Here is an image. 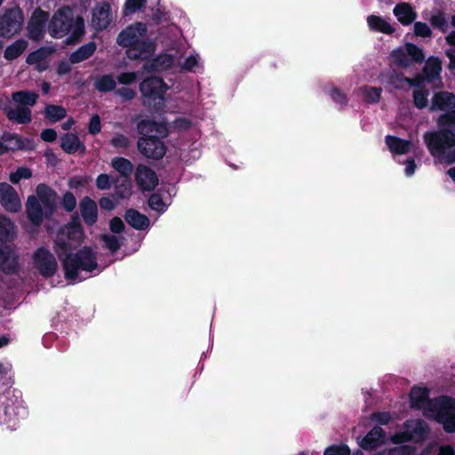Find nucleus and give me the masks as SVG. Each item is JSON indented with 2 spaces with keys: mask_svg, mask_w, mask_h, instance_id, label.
I'll use <instances>...</instances> for the list:
<instances>
[{
  "mask_svg": "<svg viewBox=\"0 0 455 455\" xmlns=\"http://www.w3.org/2000/svg\"><path fill=\"white\" fill-rule=\"evenodd\" d=\"M147 33V26L142 22H136L122 30L117 36V44L127 50V56L131 60H147L153 55L156 50L154 43L142 40Z\"/></svg>",
  "mask_w": 455,
  "mask_h": 455,
  "instance_id": "7ed1b4c3",
  "label": "nucleus"
},
{
  "mask_svg": "<svg viewBox=\"0 0 455 455\" xmlns=\"http://www.w3.org/2000/svg\"><path fill=\"white\" fill-rule=\"evenodd\" d=\"M413 440V435L410 433L409 429L406 428L405 431L395 433L392 436V442L394 443H408Z\"/></svg>",
  "mask_w": 455,
  "mask_h": 455,
  "instance_id": "680f3d73",
  "label": "nucleus"
},
{
  "mask_svg": "<svg viewBox=\"0 0 455 455\" xmlns=\"http://www.w3.org/2000/svg\"><path fill=\"white\" fill-rule=\"evenodd\" d=\"M141 115H136L132 122H136V130L141 137L151 136V132H156L159 136L164 138L168 135V129L164 123H160L153 119H140Z\"/></svg>",
  "mask_w": 455,
  "mask_h": 455,
  "instance_id": "f8f14e48",
  "label": "nucleus"
},
{
  "mask_svg": "<svg viewBox=\"0 0 455 455\" xmlns=\"http://www.w3.org/2000/svg\"><path fill=\"white\" fill-rule=\"evenodd\" d=\"M146 0H126L124 5L123 13L125 16L133 14L145 7Z\"/></svg>",
  "mask_w": 455,
  "mask_h": 455,
  "instance_id": "de8ad7c7",
  "label": "nucleus"
},
{
  "mask_svg": "<svg viewBox=\"0 0 455 455\" xmlns=\"http://www.w3.org/2000/svg\"><path fill=\"white\" fill-rule=\"evenodd\" d=\"M96 44L89 42L83 44L69 55V62L71 64H77L92 57L96 51Z\"/></svg>",
  "mask_w": 455,
  "mask_h": 455,
  "instance_id": "bb28decb",
  "label": "nucleus"
},
{
  "mask_svg": "<svg viewBox=\"0 0 455 455\" xmlns=\"http://www.w3.org/2000/svg\"><path fill=\"white\" fill-rule=\"evenodd\" d=\"M61 235H65L68 241L59 236L54 243V251L61 261L64 276L68 281H76L80 270L92 272L98 267L96 253L91 247L84 246L76 252H73L76 246H73L71 242L79 245L84 241V228L64 227Z\"/></svg>",
  "mask_w": 455,
  "mask_h": 455,
  "instance_id": "f257e3e1",
  "label": "nucleus"
},
{
  "mask_svg": "<svg viewBox=\"0 0 455 455\" xmlns=\"http://www.w3.org/2000/svg\"><path fill=\"white\" fill-rule=\"evenodd\" d=\"M101 131L100 118L98 115H93L91 117L88 132L91 135H97Z\"/></svg>",
  "mask_w": 455,
  "mask_h": 455,
  "instance_id": "774afa93",
  "label": "nucleus"
},
{
  "mask_svg": "<svg viewBox=\"0 0 455 455\" xmlns=\"http://www.w3.org/2000/svg\"><path fill=\"white\" fill-rule=\"evenodd\" d=\"M36 197L45 209L46 219H51L57 208V193L50 186L40 183L36 188Z\"/></svg>",
  "mask_w": 455,
  "mask_h": 455,
  "instance_id": "9b49d317",
  "label": "nucleus"
},
{
  "mask_svg": "<svg viewBox=\"0 0 455 455\" xmlns=\"http://www.w3.org/2000/svg\"><path fill=\"white\" fill-rule=\"evenodd\" d=\"M330 96L334 102L340 105L341 107L346 106L347 104L348 100L347 95L337 87H333L331 89Z\"/></svg>",
  "mask_w": 455,
  "mask_h": 455,
  "instance_id": "4d7b16f0",
  "label": "nucleus"
},
{
  "mask_svg": "<svg viewBox=\"0 0 455 455\" xmlns=\"http://www.w3.org/2000/svg\"><path fill=\"white\" fill-rule=\"evenodd\" d=\"M100 240L104 243L105 247L112 253L116 252L122 245L120 240L115 235L104 234L100 235Z\"/></svg>",
  "mask_w": 455,
  "mask_h": 455,
  "instance_id": "09e8293b",
  "label": "nucleus"
},
{
  "mask_svg": "<svg viewBox=\"0 0 455 455\" xmlns=\"http://www.w3.org/2000/svg\"><path fill=\"white\" fill-rule=\"evenodd\" d=\"M27 47L28 42L25 39L16 40L6 47L4 52V57L7 60H13L20 57Z\"/></svg>",
  "mask_w": 455,
  "mask_h": 455,
  "instance_id": "473e14b6",
  "label": "nucleus"
},
{
  "mask_svg": "<svg viewBox=\"0 0 455 455\" xmlns=\"http://www.w3.org/2000/svg\"><path fill=\"white\" fill-rule=\"evenodd\" d=\"M23 14L20 8L8 9L0 16V37L10 38L20 31Z\"/></svg>",
  "mask_w": 455,
  "mask_h": 455,
  "instance_id": "0eeeda50",
  "label": "nucleus"
},
{
  "mask_svg": "<svg viewBox=\"0 0 455 455\" xmlns=\"http://www.w3.org/2000/svg\"><path fill=\"white\" fill-rule=\"evenodd\" d=\"M382 82L396 90H403L406 84V76L403 73L392 70L382 75Z\"/></svg>",
  "mask_w": 455,
  "mask_h": 455,
  "instance_id": "7c9ffc66",
  "label": "nucleus"
},
{
  "mask_svg": "<svg viewBox=\"0 0 455 455\" xmlns=\"http://www.w3.org/2000/svg\"><path fill=\"white\" fill-rule=\"evenodd\" d=\"M135 181L140 190L149 192L158 185V177L148 166L139 164L135 171Z\"/></svg>",
  "mask_w": 455,
  "mask_h": 455,
  "instance_id": "4468645a",
  "label": "nucleus"
},
{
  "mask_svg": "<svg viewBox=\"0 0 455 455\" xmlns=\"http://www.w3.org/2000/svg\"><path fill=\"white\" fill-rule=\"evenodd\" d=\"M406 428L413 435V440H425L428 435L429 427L423 419H417L415 421L407 420L404 423Z\"/></svg>",
  "mask_w": 455,
  "mask_h": 455,
  "instance_id": "c756f323",
  "label": "nucleus"
},
{
  "mask_svg": "<svg viewBox=\"0 0 455 455\" xmlns=\"http://www.w3.org/2000/svg\"><path fill=\"white\" fill-rule=\"evenodd\" d=\"M411 407L414 409H421L426 403L432 404L429 399V389L427 387H413L410 392Z\"/></svg>",
  "mask_w": 455,
  "mask_h": 455,
  "instance_id": "b1692460",
  "label": "nucleus"
},
{
  "mask_svg": "<svg viewBox=\"0 0 455 455\" xmlns=\"http://www.w3.org/2000/svg\"><path fill=\"white\" fill-rule=\"evenodd\" d=\"M145 63L143 64L142 66V70L143 72H146V73H156V72H161L159 67H158V62L159 60H156V58H154V59H151V56L145 60Z\"/></svg>",
  "mask_w": 455,
  "mask_h": 455,
  "instance_id": "69168bd1",
  "label": "nucleus"
},
{
  "mask_svg": "<svg viewBox=\"0 0 455 455\" xmlns=\"http://www.w3.org/2000/svg\"><path fill=\"white\" fill-rule=\"evenodd\" d=\"M94 87L100 92H109L116 89V81L111 74H105L96 78Z\"/></svg>",
  "mask_w": 455,
  "mask_h": 455,
  "instance_id": "72a5a7b5",
  "label": "nucleus"
},
{
  "mask_svg": "<svg viewBox=\"0 0 455 455\" xmlns=\"http://www.w3.org/2000/svg\"><path fill=\"white\" fill-rule=\"evenodd\" d=\"M142 98V105L162 111L165 107V94L169 86L162 77L150 76L143 79L139 86Z\"/></svg>",
  "mask_w": 455,
  "mask_h": 455,
  "instance_id": "39448f33",
  "label": "nucleus"
},
{
  "mask_svg": "<svg viewBox=\"0 0 455 455\" xmlns=\"http://www.w3.org/2000/svg\"><path fill=\"white\" fill-rule=\"evenodd\" d=\"M429 92L426 88L415 89L412 92L413 104L419 109H423L427 106Z\"/></svg>",
  "mask_w": 455,
  "mask_h": 455,
  "instance_id": "c03bdc74",
  "label": "nucleus"
},
{
  "mask_svg": "<svg viewBox=\"0 0 455 455\" xmlns=\"http://www.w3.org/2000/svg\"><path fill=\"white\" fill-rule=\"evenodd\" d=\"M44 116L50 124H54L66 117L67 110L62 106L48 104L44 108Z\"/></svg>",
  "mask_w": 455,
  "mask_h": 455,
  "instance_id": "f704fd0d",
  "label": "nucleus"
},
{
  "mask_svg": "<svg viewBox=\"0 0 455 455\" xmlns=\"http://www.w3.org/2000/svg\"><path fill=\"white\" fill-rule=\"evenodd\" d=\"M38 94L35 92L19 91L12 94V100L21 107H33L36 105Z\"/></svg>",
  "mask_w": 455,
  "mask_h": 455,
  "instance_id": "2f4dec72",
  "label": "nucleus"
},
{
  "mask_svg": "<svg viewBox=\"0 0 455 455\" xmlns=\"http://www.w3.org/2000/svg\"><path fill=\"white\" fill-rule=\"evenodd\" d=\"M452 109H455V93L446 91L434 93L432 103L429 108L431 112L437 110L446 112Z\"/></svg>",
  "mask_w": 455,
  "mask_h": 455,
  "instance_id": "f3484780",
  "label": "nucleus"
},
{
  "mask_svg": "<svg viewBox=\"0 0 455 455\" xmlns=\"http://www.w3.org/2000/svg\"><path fill=\"white\" fill-rule=\"evenodd\" d=\"M424 143L429 154L440 163L455 164V134L440 129L427 132L423 135Z\"/></svg>",
  "mask_w": 455,
  "mask_h": 455,
  "instance_id": "20e7f679",
  "label": "nucleus"
},
{
  "mask_svg": "<svg viewBox=\"0 0 455 455\" xmlns=\"http://www.w3.org/2000/svg\"><path fill=\"white\" fill-rule=\"evenodd\" d=\"M79 210L84 222L92 227L98 221V206L90 196H84L80 200Z\"/></svg>",
  "mask_w": 455,
  "mask_h": 455,
  "instance_id": "a211bd4d",
  "label": "nucleus"
},
{
  "mask_svg": "<svg viewBox=\"0 0 455 455\" xmlns=\"http://www.w3.org/2000/svg\"><path fill=\"white\" fill-rule=\"evenodd\" d=\"M112 167L117 171L123 177L128 178L132 171L133 164L130 160L124 157L116 156L111 161Z\"/></svg>",
  "mask_w": 455,
  "mask_h": 455,
  "instance_id": "e433bc0d",
  "label": "nucleus"
},
{
  "mask_svg": "<svg viewBox=\"0 0 455 455\" xmlns=\"http://www.w3.org/2000/svg\"><path fill=\"white\" fill-rule=\"evenodd\" d=\"M110 145L115 148L126 149L130 147L131 141L127 136L121 133H116L110 140Z\"/></svg>",
  "mask_w": 455,
  "mask_h": 455,
  "instance_id": "5fc2aeb1",
  "label": "nucleus"
},
{
  "mask_svg": "<svg viewBox=\"0 0 455 455\" xmlns=\"http://www.w3.org/2000/svg\"><path fill=\"white\" fill-rule=\"evenodd\" d=\"M60 148L64 152L74 155L77 152L84 153L86 148L76 133L67 132L60 136Z\"/></svg>",
  "mask_w": 455,
  "mask_h": 455,
  "instance_id": "aec40b11",
  "label": "nucleus"
},
{
  "mask_svg": "<svg viewBox=\"0 0 455 455\" xmlns=\"http://www.w3.org/2000/svg\"><path fill=\"white\" fill-rule=\"evenodd\" d=\"M116 95L120 96L124 101H129L133 100L137 92L135 90L129 87H121L115 92Z\"/></svg>",
  "mask_w": 455,
  "mask_h": 455,
  "instance_id": "e2e57ef3",
  "label": "nucleus"
},
{
  "mask_svg": "<svg viewBox=\"0 0 455 455\" xmlns=\"http://www.w3.org/2000/svg\"><path fill=\"white\" fill-rule=\"evenodd\" d=\"M414 34L420 37H430L432 31L427 23L417 21L414 23Z\"/></svg>",
  "mask_w": 455,
  "mask_h": 455,
  "instance_id": "bf43d9fd",
  "label": "nucleus"
},
{
  "mask_svg": "<svg viewBox=\"0 0 455 455\" xmlns=\"http://www.w3.org/2000/svg\"><path fill=\"white\" fill-rule=\"evenodd\" d=\"M19 269V257L14 251L13 242H0V270L7 275Z\"/></svg>",
  "mask_w": 455,
  "mask_h": 455,
  "instance_id": "9d476101",
  "label": "nucleus"
},
{
  "mask_svg": "<svg viewBox=\"0 0 455 455\" xmlns=\"http://www.w3.org/2000/svg\"><path fill=\"white\" fill-rule=\"evenodd\" d=\"M440 129L447 130L455 134V109L449 110L440 115L436 120Z\"/></svg>",
  "mask_w": 455,
  "mask_h": 455,
  "instance_id": "4c0bfd02",
  "label": "nucleus"
},
{
  "mask_svg": "<svg viewBox=\"0 0 455 455\" xmlns=\"http://www.w3.org/2000/svg\"><path fill=\"white\" fill-rule=\"evenodd\" d=\"M48 31L53 38H62L70 33L67 44H76L84 35V22L82 17L74 20L73 12L68 6L61 7L52 16Z\"/></svg>",
  "mask_w": 455,
  "mask_h": 455,
  "instance_id": "f03ea898",
  "label": "nucleus"
},
{
  "mask_svg": "<svg viewBox=\"0 0 455 455\" xmlns=\"http://www.w3.org/2000/svg\"><path fill=\"white\" fill-rule=\"evenodd\" d=\"M405 52H407L405 49L399 48L394 50L391 53L394 62L403 68H407L412 65V61Z\"/></svg>",
  "mask_w": 455,
  "mask_h": 455,
  "instance_id": "37998d69",
  "label": "nucleus"
},
{
  "mask_svg": "<svg viewBox=\"0 0 455 455\" xmlns=\"http://www.w3.org/2000/svg\"><path fill=\"white\" fill-rule=\"evenodd\" d=\"M90 182V178L87 176H73L68 179V186L71 189H77L79 188L86 187Z\"/></svg>",
  "mask_w": 455,
  "mask_h": 455,
  "instance_id": "6e6d98bb",
  "label": "nucleus"
},
{
  "mask_svg": "<svg viewBox=\"0 0 455 455\" xmlns=\"http://www.w3.org/2000/svg\"><path fill=\"white\" fill-rule=\"evenodd\" d=\"M393 13L403 26L411 25L417 18V12L411 4L405 2L397 4L393 10Z\"/></svg>",
  "mask_w": 455,
  "mask_h": 455,
  "instance_id": "5701e85b",
  "label": "nucleus"
},
{
  "mask_svg": "<svg viewBox=\"0 0 455 455\" xmlns=\"http://www.w3.org/2000/svg\"><path fill=\"white\" fill-rule=\"evenodd\" d=\"M16 235L14 223L9 218L0 215V242H13Z\"/></svg>",
  "mask_w": 455,
  "mask_h": 455,
  "instance_id": "c85d7f7f",
  "label": "nucleus"
},
{
  "mask_svg": "<svg viewBox=\"0 0 455 455\" xmlns=\"http://www.w3.org/2000/svg\"><path fill=\"white\" fill-rule=\"evenodd\" d=\"M28 36L35 42H40L44 36L45 26L36 22H28Z\"/></svg>",
  "mask_w": 455,
  "mask_h": 455,
  "instance_id": "ea45409f",
  "label": "nucleus"
},
{
  "mask_svg": "<svg viewBox=\"0 0 455 455\" xmlns=\"http://www.w3.org/2000/svg\"><path fill=\"white\" fill-rule=\"evenodd\" d=\"M386 432L379 426L372 427L362 439L360 446L367 451H372L385 443Z\"/></svg>",
  "mask_w": 455,
  "mask_h": 455,
  "instance_id": "6ab92c4d",
  "label": "nucleus"
},
{
  "mask_svg": "<svg viewBox=\"0 0 455 455\" xmlns=\"http://www.w3.org/2000/svg\"><path fill=\"white\" fill-rule=\"evenodd\" d=\"M125 221L136 230H145L150 225L148 217L133 208L127 209L124 216Z\"/></svg>",
  "mask_w": 455,
  "mask_h": 455,
  "instance_id": "4be33fe9",
  "label": "nucleus"
},
{
  "mask_svg": "<svg viewBox=\"0 0 455 455\" xmlns=\"http://www.w3.org/2000/svg\"><path fill=\"white\" fill-rule=\"evenodd\" d=\"M148 206L156 212H164L165 211V204L161 195L154 193L148 199Z\"/></svg>",
  "mask_w": 455,
  "mask_h": 455,
  "instance_id": "603ef678",
  "label": "nucleus"
},
{
  "mask_svg": "<svg viewBox=\"0 0 455 455\" xmlns=\"http://www.w3.org/2000/svg\"><path fill=\"white\" fill-rule=\"evenodd\" d=\"M0 204L10 212L16 213L21 209V203L17 191L6 182L0 183Z\"/></svg>",
  "mask_w": 455,
  "mask_h": 455,
  "instance_id": "ddd939ff",
  "label": "nucleus"
},
{
  "mask_svg": "<svg viewBox=\"0 0 455 455\" xmlns=\"http://www.w3.org/2000/svg\"><path fill=\"white\" fill-rule=\"evenodd\" d=\"M364 92V100L369 104H375L380 100L382 89L380 87H373L365 85L363 88Z\"/></svg>",
  "mask_w": 455,
  "mask_h": 455,
  "instance_id": "a18cd8bd",
  "label": "nucleus"
},
{
  "mask_svg": "<svg viewBox=\"0 0 455 455\" xmlns=\"http://www.w3.org/2000/svg\"><path fill=\"white\" fill-rule=\"evenodd\" d=\"M429 21L434 28H437L443 33L448 29V20L445 12L443 11H437L436 13L433 14Z\"/></svg>",
  "mask_w": 455,
  "mask_h": 455,
  "instance_id": "a19ab883",
  "label": "nucleus"
},
{
  "mask_svg": "<svg viewBox=\"0 0 455 455\" xmlns=\"http://www.w3.org/2000/svg\"><path fill=\"white\" fill-rule=\"evenodd\" d=\"M3 110L9 121L16 122L19 124H28L32 121L31 110L28 107L20 105L15 108L5 107Z\"/></svg>",
  "mask_w": 455,
  "mask_h": 455,
  "instance_id": "412c9836",
  "label": "nucleus"
},
{
  "mask_svg": "<svg viewBox=\"0 0 455 455\" xmlns=\"http://www.w3.org/2000/svg\"><path fill=\"white\" fill-rule=\"evenodd\" d=\"M33 265L44 278L52 277L58 270L55 256L45 247L37 248L33 255Z\"/></svg>",
  "mask_w": 455,
  "mask_h": 455,
  "instance_id": "423d86ee",
  "label": "nucleus"
},
{
  "mask_svg": "<svg viewBox=\"0 0 455 455\" xmlns=\"http://www.w3.org/2000/svg\"><path fill=\"white\" fill-rule=\"evenodd\" d=\"M109 228L112 233L120 234L125 229V225L121 218L114 217L109 221Z\"/></svg>",
  "mask_w": 455,
  "mask_h": 455,
  "instance_id": "338daca9",
  "label": "nucleus"
},
{
  "mask_svg": "<svg viewBox=\"0 0 455 455\" xmlns=\"http://www.w3.org/2000/svg\"><path fill=\"white\" fill-rule=\"evenodd\" d=\"M367 23L371 30L375 32L383 33L386 35H392L395 29L381 16L369 15L367 17Z\"/></svg>",
  "mask_w": 455,
  "mask_h": 455,
  "instance_id": "cd10ccee",
  "label": "nucleus"
},
{
  "mask_svg": "<svg viewBox=\"0 0 455 455\" xmlns=\"http://www.w3.org/2000/svg\"><path fill=\"white\" fill-rule=\"evenodd\" d=\"M112 21L111 6L107 2L97 5L92 12V24L98 31L106 29Z\"/></svg>",
  "mask_w": 455,
  "mask_h": 455,
  "instance_id": "2eb2a0df",
  "label": "nucleus"
},
{
  "mask_svg": "<svg viewBox=\"0 0 455 455\" xmlns=\"http://www.w3.org/2000/svg\"><path fill=\"white\" fill-rule=\"evenodd\" d=\"M4 141L12 142L14 141L12 146H7L0 141V156L7 153L10 150H17L24 148V142L20 135L17 133H8L6 136H3Z\"/></svg>",
  "mask_w": 455,
  "mask_h": 455,
  "instance_id": "c9c22d12",
  "label": "nucleus"
},
{
  "mask_svg": "<svg viewBox=\"0 0 455 455\" xmlns=\"http://www.w3.org/2000/svg\"><path fill=\"white\" fill-rule=\"evenodd\" d=\"M406 53L413 63H422L425 60L423 50L412 43L405 44Z\"/></svg>",
  "mask_w": 455,
  "mask_h": 455,
  "instance_id": "79ce46f5",
  "label": "nucleus"
},
{
  "mask_svg": "<svg viewBox=\"0 0 455 455\" xmlns=\"http://www.w3.org/2000/svg\"><path fill=\"white\" fill-rule=\"evenodd\" d=\"M385 142L394 155H405L411 150V141L394 135H387Z\"/></svg>",
  "mask_w": 455,
  "mask_h": 455,
  "instance_id": "393cba45",
  "label": "nucleus"
},
{
  "mask_svg": "<svg viewBox=\"0 0 455 455\" xmlns=\"http://www.w3.org/2000/svg\"><path fill=\"white\" fill-rule=\"evenodd\" d=\"M32 177V171L28 167H19L16 172H12L9 176V180L12 184H18L22 179H30Z\"/></svg>",
  "mask_w": 455,
  "mask_h": 455,
  "instance_id": "3c124183",
  "label": "nucleus"
},
{
  "mask_svg": "<svg viewBox=\"0 0 455 455\" xmlns=\"http://www.w3.org/2000/svg\"><path fill=\"white\" fill-rule=\"evenodd\" d=\"M52 52V50L49 47H40L27 56L26 62L29 65L37 64L45 60Z\"/></svg>",
  "mask_w": 455,
  "mask_h": 455,
  "instance_id": "58836bf2",
  "label": "nucleus"
},
{
  "mask_svg": "<svg viewBox=\"0 0 455 455\" xmlns=\"http://www.w3.org/2000/svg\"><path fill=\"white\" fill-rule=\"evenodd\" d=\"M371 419L379 425H387L391 420V415L388 411L373 412L371 415Z\"/></svg>",
  "mask_w": 455,
  "mask_h": 455,
  "instance_id": "0e129e2a",
  "label": "nucleus"
},
{
  "mask_svg": "<svg viewBox=\"0 0 455 455\" xmlns=\"http://www.w3.org/2000/svg\"><path fill=\"white\" fill-rule=\"evenodd\" d=\"M137 147L141 155L148 159L161 160L166 154V146L158 136L140 137Z\"/></svg>",
  "mask_w": 455,
  "mask_h": 455,
  "instance_id": "6e6552de",
  "label": "nucleus"
},
{
  "mask_svg": "<svg viewBox=\"0 0 455 455\" xmlns=\"http://www.w3.org/2000/svg\"><path fill=\"white\" fill-rule=\"evenodd\" d=\"M323 455H351V451L347 444H333L325 449Z\"/></svg>",
  "mask_w": 455,
  "mask_h": 455,
  "instance_id": "864d4df0",
  "label": "nucleus"
},
{
  "mask_svg": "<svg viewBox=\"0 0 455 455\" xmlns=\"http://www.w3.org/2000/svg\"><path fill=\"white\" fill-rule=\"evenodd\" d=\"M138 73L139 72H134V71L123 72L117 76L116 79H117L118 83L121 84H124V85L132 84L138 79Z\"/></svg>",
  "mask_w": 455,
  "mask_h": 455,
  "instance_id": "13d9d810",
  "label": "nucleus"
},
{
  "mask_svg": "<svg viewBox=\"0 0 455 455\" xmlns=\"http://www.w3.org/2000/svg\"><path fill=\"white\" fill-rule=\"evenodd\" d=\"M60 204L67 212H73L77 204L75 195L70 191L65 192L62 196Z\"/></svg>",
  "mask_w": 455,
  "mask_h": 455,
  "instance_id": "8fccbe9b",
  "label": "nucleus"
},
{
  "mask_svg": "<svg viewBox=\"0 0 455 455\" xmlns=\"http://www.w3.org/2000/svg\"><path fill=\"white\" fill-rule=\"evenodd\" d=\"M48 18L49 13L47 12L43 11L41 8H36L32 13V16L28 21L36 22L40 25L45 26Z\"/></svg>",
  "mask_w": 455,
  "mask_h": 455,
  "instance_id": "052dcab7",
  "label": "nucleus"
},
{
  "mask_svg": "<svg viewBox=\"0 0 455 455\" xmlns=\"http://www.w3.org/2000/svg\"><path fill=\"white\" fill-rule=\"evenodd\" d=\"M132 195V184L129 180H124L122 183L115 186V196L117 199H125Z\"/></svg>",
  "mask_w": 455,
  "mask_h": 455,
  "instance_id": "49530a36",
  "label": "nucleus"
},
{
  "mask_svg": "<svg viewBox=\"0 0 455 455\" xmlns=\"http://www.w3.org/2000/svg\"><path fill=\"white\" fill-rule=\"evenodd\" d=\"M442 60L438 57H430L427 60L422 69L427 82L432 83L441 78Z\"/></svg>",
  "mask_w": 455,
  "mask_h": 455,
  "instance_id": "a878e982",
  "label": "nucleus"
},
{
  "mask_svg": "<svg viewBox=\"0 0 455 455\" xmlns=\"http://www.w3.org/2000/svg\"><path fill=\"white\" fill-rule=\"evenodd\" d=\"M26 212L28 220L35 226H40L46 219L45 209L34 195L28 196L27 199Z\"/></svg>",
  "mask_w": 455,
  "mask_h": 455,
  "instance_id": "dca6fc26",
  "label": "nucleus"
},
{
  "mask_svg": "<svg viewBox=\"0 0 455 455\" xmlns=\"http://www.w3.org/2000/svg\"><path fill=\"white\" fill-rule=\"evenodd\" d=\"M438 404L437 421L443 425L446 433H455V400L449 396H443L442 400L438 401Z\"/></svg>",
  "mask_w": 455,
  "mask_h": 455,
  "instance_id": "1a4fd4ad",
  "label": "nucleus"
}]
</instances>
